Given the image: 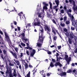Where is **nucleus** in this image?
Returning a JSON list of instances; mask_svg holds the SVG:
<instances>
[{
	"instance_id": "obj_1",
	"label": "nucleus",
	"mask_w": 77,
	"mask_h": 77,
	"mask_svg": "<svg viewBox=\"0 0 77 77\" xmlns=\"http://www.w3.org/2000/svg\"><path fill=\"white\" fill-rule=\"evenodd\" d=\"M40 21L38 19L36 18L34 20V21L32 23V24L33 26H40V33L39 35H41L39 36V38L38 40V42L37 43V46L41 48L42 44H43V42L44 41V39L45 38V37L43 35V34L44 33V30H43V28L40 25Z\"/></svg>"
},
{
	"instance_id": "obj_2",
	"label": "nucleus",
	"mask_w": 77,
	"mask_h": 77,
	"mask_svg": "<svg viewBox=\"0 0 77 77\" xmlns=\"http://www.w3.org/2000/svg\"><path fill=\"white\" fill-rule=\"evenodd\" d=\"M5 41H8V44L9 43H10V44H11V40L9 39V37L8 34L7 33H6V32H5Z\"/></svg>"
},
{
	"instance_id": "obj_3",
	"label": "nucleus",
	"mask_w": 77,
	"mask_h": 77,
	"mask_svg": "<svg viewBox=\"0 0 77 77\" xmlns=\"http://www.w3.org/2000/svg\"><path fill=\"white\" fill-rule=\"evenodd\" d=\"M72 24L75 27H77V20H75L74 17L71 19Z\"/></svg>"
},
{
	"instance_id": "obj_4",
	"label": "nucleus",
	"mask_w": 77,
	"mask_h": 77,
	"mask_svg": "<svg viewBox=\"0 0 77 77\" xmlns=\"http://www.w3.org/2000/svg\"><path fill=\"white\" fill-rule=\"evenodd\" d=\"M52 32L54 33V35H56V32H56L57 33V34H58V35L59 36H60L61 38L62 39H63L61 37V34H60V33H59V32H58V31H57V30H56V29H55L54 27H53L52 28Z\"/></svg>"
},
{
	"instance_id": "obj_5",
	"label": "nucleus",
	"mask_w": 77,
	"mask_h": 77,
	"mask_svg": "<svg viewBox=\"0 0 77 77\" xmlns=\"http://www.w3.org/2000/svg\"><path fill=\"white\" fill-rule=\"evenodd\" d=\"M72 12V11L71 10L69 9L68 10H67L66 11V13L68 14V16L71 18V19L72 18L74 17H73V16L71 15V12Z\"/></svg>"
},
{
	"instance_id": "obj_6",
	"label": "nucleus",
	"mask_w": 77,
	"mask_h": 77,
	"mask_svg": "<svg viewBox=\"0 0 77 77\" xmlns=\"http://www.w3.org/2000/svg\"><path fill=\"white\" fill-rule=\"evenodd\" d=\"M68 55H65V60H66L67 64H69V62L71 61V57H69L68 58Z\"/></svg>"
},
{
	"instance_id": "obj_7",
	"label": "nucleus",
	"mask_w": 77,
	"mask_h": 77,
	"mask_svg": "<svg viewBox=\"0 0 77 77\" xmlns=\"http://www.w3.org/2000/svg\"><path fill=\"white\" fill-rule=\"evenodd\" d=\"M73 9L74 11L77 14V6H75V2L73 1Z\"/></svg>"
},
{
	"instance_id": "obj_8",
	"label": "nucleus",
	"mask_w": 77,
	"mask_h": 77,
	"mask_svg": "<svg viewBox=\"0 0 77 77\" xmlns=\"http://www.w3.org/2000/svg\"><path fill=\"white\" fill-rule=\"evenodd\" d=\"M37 15H38V17L39 18H42V19L44 18V17L45 15V14L42 13H37Z\"/></svg>"
},
{
	"instance_id": "obj_9",
	"label": "nucleus",
	"mask_w": 77,
	"mask_h": 77,
	"mask_svg": "<svg viewBox=\"0 0 77 77\" xmlns=\"http://www.w3.org/2000/svg\"><path fill=\"white\" fill-rule=\"evenodd\" d=\"M23 65H24L25 69L28 68V64L25 61V60H22Z\"/></svg>"
},
{
	"instance_id": "obj_10",
	"label": "nucleus",
	"mask_w": 77,
	"mask_h": 77,
	"mask_svg": "<svg viewBox=\"0 0 77 77\" xmlns=\"http://www.w3.org/2000/svg\"><path fill=\"white\" fill-rule=\"evenodd\" d=\"M18 15H19V16H20V20H21V17H22V18H24H24H25V16H24V14H23V12H21L20 13H19Z\"/></svg>"
},
{
	"instance_id": "obj_11",
	"label": "nucleus",
	"mask_w": 77,
	"mask_h": 77,
	"mask_svg": "<svg viewBox=\"0 0 77 77\" xmlns=\"http://www.w3.org/2000/svg\"><path fill=\"white\" fill-rule=\"evenodd\" d=\"M45 27L44 28L45 29V30H47L48 32H50V29L48 28V27L47 26V25H45L44 26Z\"/></svg>"
},
{
	"instance_id": "obj_12",
	"label": "nucleus",
	"mask_w": 77,
	"mask_h": 77,
	"mask_svg": "<svg viewBox=\"0 0 77 77\" xmlns=\"http://www.w3.org/2000/svg\"><path fill=\"white\" fill-rule=\"evenodd\" d=\"M58 65H59L60 67H61L62 66V64L59 62H57L55 64V66H57Z\"/></svg>"
},
{
	"instance_id": "obj_13",
	"label": "nucleus",
	"mask_w": 77,
	"mask_h": 77,
	"mask_svg": "<svg viewBox=\"0 0 77 77\" xmlns=\"http://www.w3.org/2000/svg\"><path fill=\"white\" fill-rule=\"evenodd\" d=\"M60 76H61V77H63V76H66V73L65 72H63L60 73Z\"/></svg>"
},
{
	"instance_id": "obj_14",
	"label": "nucleus",
	"mask_w": 77,
	"mask_h": 77,
	"mask_svg": "<svg viewBox=\"0 0 77 77\" xmlns=\"http://www.w3.org/2000/svg\"><path fill=\"white\" fill-rule=\"evenodd\" d=\"M49 4L50 5V8L51 11V12H53V10L52 9V4L51 2H49Z\"/></svg>"
},
{
	"instance_id": "obj_15",
	"label": "nucleus",
	"mask_w": 77,
	"mask_h": 77,
	"mask_svg": "<svg viewBox=\"0 0 77 77\" xmlns=\"http://www.w3.org/2000/svg\"><path fill=\"white\" fill-rule=\"evenodd\" d=\"M35 53V50H33L32 51V52L31 53V56H32V57H33V56Z\"/></svg>"
},
{
	"instance_id": "obj_16",
	"label": "nucleus",
	"mask_w": 77,
	"mask_h": 77,
	"mask_svg": "<svg viewBox=\"0 0 77 77\" xmlns=\"http://www.w3.org/2000/svg\"><path fill=\"white\" fill-rule=\"evenodd\" d=\"M50 66L51 67V68H53L54 67V65L53 64V63H52V62H51V63L50 64V66L48 68L49 69H50Z\"/></svg>"
},
{
	"instance_id": "obj_17",
	"label": "nucleus",
	"mask_w": 77,
	"mask_h": 77,
	"mask_svg": "<svg viewBox=\"0 0 77 77\" xmlns=\"http://www.w3.org/2000/svg\"><path fill=\"white\" fill-rule=\"evenodd\" d=\"M55 2L57 5V7H58V6H59V0H55Z\"/></svg>"
},
{
	"instance_id": "obj_18",
	"label": "nucleus",
	"mask_w": 77,
	"mask_h": 77,
	"mask_svg": "<svg viewBox=\"0 0 77 77\" xmlns=\"http://www.w3.org/2000/svg\"><path fill=\"white\" fill-rule=\"evenodd\" d=\"M13 75L15 77L17 76V75L16 74V70L15 69H14V72H13Z\"/></svg>"
},
{
	"instance_id": "obj_19",
	"label": "nucleus",
	"mask_w": 77,
	"mask_h": 77,
	"mask_svg": "<svg viewBox=\"0 0 77 77\" xmlns=\"http://www.w3.org/2000/svg\"><path fill=\"white\" fill-rule=\"evenodd\" d=\"M15 62L17 64V65L18 66H19V65H20V61H19L18 60H16L15 61Z\"/></svg>"
},
{
	"instance_id": "obj_20",
	"label": "nucleus",
	"mask_w": 77,
	"mask_h": 77,
	"mask_svg": "<svg viewBox=\"0 0 77 77\" xmlns=\"http://www.w3.org/2000/svg\"><path fill=\"white\" fill-rule=\"evenodd\" d=\"M60 25L61 27H65V24L61 22L60 23Z\"/></svg>"
},
{
	"instance_id": "obj_21",
	"label": "nucleus",
	"mask_w": 77,
	"mask_h": 77,
	"mask_svg": "<svg viewBox=\"0 0 77 77\" xmlns=\"http://www.w3.org/2000/svg\"><path fill=\"white\" fill-rule=\"evenodd\" d=\"M14 49L16 53H18V48L17 47L14 48Z\"/></svg>"
},
{
	"instance_id": "obj_22",
	"label": "nucleus",
	"mask_w": 77,
	"mask_h": 77,
	"mask_svg": "<svg viewBox=\"0 0 77 77\" xmlns=\"http://www.w3.org/2000/svg\"><path fill=\"white\" fill-rule=\"evenodd\" d=\"M27 77H30V72L29 71L28 74L26 75Z\"/></svg>"
},
{
	"instance_id": "obj_23",
	"label": "nucleus",
	"mask_w": 77,
	"mask_h": 77,
	"mask_svg": "<svg viewBox=\"0 0 77 77\" xmlns=\"http://www.w3.org/2000/svg\"><path fill=\"white\" fill-rule=\"evenodd\" d=\"M21 35L22 36V38H24V37L25 36V34H24V33H23L21 34Z\"/></svg>"
},
{
	"instance_id": "obj_24",
	"label": "nucleus",
	"mask_w": 77,
	"mask_h": 77,
	"mask_svg": "<svg viewBox=\"0 0 77 77\" xmlns=\"http://www.w3.org/2000/svg\"><path fill=\"white\" fill-rule=\"evenodd\" d=\"M42 4H43V5H44L45 6H48V4H46V2H43L42 3Z\"/></svg>"
},
{
	"instance_id": "obj_25",
	"label": "nucleus",
	"mask_w": 77,
	"mask_h": 77,
	"mask_svg": "<svg viewBox=\"0 0 77 77\" xmlns=\"http://www.w3.org/2000/svg\"><path fill=\"white\" fill-rule=\"evenodd\" d=\"M27 27H31V23H28L26 26V28H27Z\"/></svg>"
},
{
	"instance_id": "obj_26",
	"label": "nucleus",
	"mask_w": 77,
	"mask_h": 77,
	"mask_svg": "<svg viewBox=\"0 0 77 77\" xmlns=\"http://www.w3.org/2000/svg\"><path fill=\"white\" fill-rule=\"evenodd\" d=\"M13 55L14 56L15 59H17V54L16 53H14Z\"/></svg>"
},
{
	"instance_id": "obj_27",
	"label": "nucleus",
	"mask_w": 77,
	"mask_h": 77,
	"mask_svg": "<svg viewBox=\"0 0 77 77\" xmlns=\"http://www.w3.org/2000/svg\"><path fill=\"white\" fill-rule=\"evenodd\" d=\"M42 75H43V77H45V73H44L43 71L42 72Z\"/></svg>"
},
{
	"instance_id": "obj_28",
	"label": "nucleus",
	"mask_w": 77,
	"mask_h": 77,
	"mask_svg": "<svg viewBox=\"0 0 77 77\" xmlns=\"http://www.w3.org/2000/svg\"><path fill=\"white\" fill-rule=\"evenodd\" d=\"M43 9H45V10H47L48 9V8L47 7V6H44L43 8Z\"/></svg>"
},
{
	"instance_id": "obj_29",
	"label": "nucleus",
	"mask_w": 77,
	"mask_h": 77,
	"mask_svg": "<svg viewBox=\"0 0 77 77\" xmlns=\"http://www.w3.org/2000/svg\"><path fill=\"white\" fill-rule=\"evenodd\" d=\"M57 39V36H55L54 37V39L55 41H56Z\"/></svg>"
},
{
	"instance_id": "obj_30",
	"label": "nucleus",
	"mask_w": 77,
	"mask_h": 77,
	"mask_svg": "<svg viewBox=\"0 0 77 77\" xmlns=\"http://www.w3.org/2000/svg\"><path fill=\"white\" fill-rule=\"evenodd\" d=\"M66 19H67V17L66 16H65L64 17V21L65 22L66 20Z\"/></svg>"
},
{
	"instance_id": "obj_31",
	"label": "nucleus",
	"mask_w": 77,
	"mask_h": 77,
	"mask_svg": "<svg viewBox=\"0 0 77 77\" xmlns=\"http://www.w3.org/2000/svg\"><path fill=\"white\" fill-rule=\"evenodd\" d=\"M73 36H74V35H73V34H70V36L71 38H73Z\"/></svg>"
},
{
	"instance_id": "obj_32",
	"label": "nucleus",
	"mask_w": 77,
	"mask_h": 77,
	"mask_svg": "<svg viewBox=\"0 0 77 77\" xmlns=\"http://www.w3.org/2000/svg\"><path fill=\"white\" fill-rule=\"evenodd\" d=\"M65 34L66 35V36H67V37H68V36H69V33H68L67 32H66V33H65Z\"/></svg>"
},
{
	"instance_id": "obj_33",
	"label": "nucleus",
	"mask_w": 77,
	"mask_h": 77,
	"mask_svg": "<svg viewBox=\"0 0 77 77\" xmlns=\"http://www.w3.org/2000/svg\"><path fill=\"white\" fill-rule=\"evenodd\" d=\"M72 72V70H71L70 69L69 70H68L67 72L68 73H70V72Z\"/></svg>"
},
{
	"instance_id": "obj_34",
	"label": "nucleus",
	"mask_w": 77,
	"mask_h": 77,
	"mask_svg": "<svg viewBox=\"0 0 77 77\" xmlns=\"http://www.w3.org/2000/svg\"><path fill=\"white\" fill-rule=\"evenodd\" d=\"M29 67L30 68H33V66H32L30 63L29 64Z\"/></svg>"
},
{
	"instance_id": "obj_35",
	"label": "nucleus",
	"mask_w": 77,
	"mask_h": 77,
	"mask_svg": "<svg viewBox=\"0 0 77 77\" xmlns=\"http://www.w3.org/2000/svg\"><path fill=\"white\" fill-rule=\"evenodd\" d=\"M69 42L70 44H71V43H72V42H71V39L69 38Z\"/></svg>"
},
{
	"instance_id": "obj_36",
	"label": "nucleus",
	"mask_w": 77,
	"mask_h": 77,
	"mask_svg": "<svg viewBox=\"0 0 77 77\" xmlns=\"http://www.w3.org/2000/svg\"><path fill=\"white\" fill-rule=\"evenodd\" d=\"M25 43H26V42H29V41H28V39H25Z\"/></svg>"
},
{
	"instance_id": "obj_37",
	"label": "nucleus",
	"mask_w": 77,
	"mask_h": 77,
	"mask_svg": "<svg viewBox=\"0 0 77 77\" xmlns=\"http://www.w3.org/2000/svg\"><path fill=\"white\" fill-rule=\"evenodd\" d=\"M66 24H69V23H70V22H69V21H67L66 22Z\"/></svg>"
},
{
	"instance_id": "obj_38",
	"label": "nucleus",
	"mask_w": 77,
	"mask_h": 77,
	"mask_svg": "<svg viewBox=\"0 0 77 77\" xmlns=\"http://www.w3.org/2000/svg\"><path fill=\"white\" fill-rule=\"evenodd\" d=\"M3 52L4 54H6L7 53V51L5 50H3Z\"/></svg>"
},
{
	"instance_id": "obj_39",
	"label": "nucleus",
	"mask_w": 77,
	"mask_h": 77,
	"mask_svg": "<svg viewBox=\"0 0 77 77\" xmlns=\"http://www.w3.org/2000/svg\"><path fill=\"white\" fill-rule=\"evenodd\" d=\"M60 13H62V14H63L64 13V10H61L60 11Z\"/></svg>"
},
{
	"instance_id": "obj_40",
	"label": "nucleus",
	"mask_w": 77,
	"mask_h": 77,
	"mask_svg": "<svg viewBox=\"0 0 77 77\" xmlns=\"http://www.w3.org/2000/svg\"><path fill=\"white\" fill-rule=\"evenodd\" d=\"M26 53L28 56H29V51L26 50Z\"/></svg>"
},
{
	"instance_id": "obj_41",
	"label": "nucleus",
	"mask_w": 77,
	"mask_h": 77,
	"mask_svg": "<svg viewBox=\"0 0 77 77\" xmlns=\"http://www.w3.org/2000/svg\"><path fill=\"white\" fill-rule=\"evenodd\" d=\"M61 46H58L57 47V48H58V50H60V48H61Z\"/></svg>"
},
{
	"instance_id": "obj_42",
	"label": "nucleus",
	"mask_w": 77,
	"mask_h": 77,
	"mask_svg": "<svg viewBox=\"0 0 77 77\" xmlns=\"http://www.w3.org/2000/svg\"><path fill=\"white\" fill-rule=\"evenodd\" d=\"M21 45H22V46H26V45L22 42L21 43Z\"/></svg>"
},
{
	"instance_id": "obj_43",
	"label": "nucleus",
	"mask_w": 77,
	"mask_h": 77,
	"mask_svg": "<svg viewBox=\"0 0 77 77\" xmlns=\"http://www.w3.org/2000/svg\"><path fill=\"white\" fill-rule=\"evenodd\" d=\"M52 21L53 23H54V24H57L56 23V21H55V20H52Z\"/></svg>"
},
{
	"instance_id": "obj_44",
	"label": "nucleus",
	"mask_w": 77,
	"mask_h": 77,
	"mask_svg": "<svg viewBox=\"0 0 77 77\" xmlns=\"http://www.w3.org/2000/svg\"><path fill=\"white\" fill-rule=\"evenodd\" d=\"M76 71H77V70H76L75 69H74L73 70L72 72H74V73H75V72H76Z\"/></svg>"
},
{
	"instance_id": "obj_45",
	"label": "nucleus",
	"mask_w": 77,
	"mask_h": 77,
	"mask_svg": "<svg viewBox=\"0 0 77 77\" xmlns=\"http://www.w3.org/2000/svg\"><path fill=\"white\" fill-rule=\"evenodd\" d=\"M71 29H72V30H74L75 29V28H74V27H73L72 26L71 27Z\"/></svg>"
},
{
	"instance_id": "obj_46",
	"label": "nucleus",
	"mask_w": 77,
	"mask_h": 77,
	"mask_svg": "<svg viewBox=\"0 0 77 77\" xmlns=\"http://www.w3.org/2000/svg\"><path fill=\"white\" fill-rule=\"evenodd\" d=\"M9 76L10 77H14L13 76V75H12V74H10L9 75Z\"/></svg>"
},
{
	"instance_id": "obj_47",
	"label": "nucleus",
	"mask_w": 77,
	"mask_h": 77,
	"mask_svg": "<svg viewBox=\"0 0 77 77\" xmlns=\"http://www.w3.org/2000/svg\"><path fill=\"white\" fill-rule=\"evenodd\" d=\"M48 54H51V52L49 51L48 52Z\"/></svg>"
},
{
	"instance_id": "obj_48",
	"label": "nucleus",
	"mask_w": 77,
	"mask_h": 77,
	"mask_svg": "<svg viewBox=\"0 0 77 77\" xmlns=\"http://www.w3.org/2000/svg\"><path fill=\"white\" fill-rule=\"evenodd\" d=\"M74 52L75 53H77V48H76L75 51H74Z\"/></svg>"
},
{
	"instance_id": "obj_49",
	"label": "nucleus",
	"mask_w": 77,
	"mask_h": 77,
	"mask_svg": "<svg viewBox=\"0 0 77 77\" xmlns=\"http://www.w3.org/2000/svg\"><path fill=\"white\" fill-rule=\"evenodd\" d=\"M64 32H66L67 31V30L66 29V28H65L64 29Z\"/></svg>"
},
{
	"instance_id": "obj_50",
	"label": "nucleus",
	"mask_w": 77,
	"mask_h": 77,
	"mask_svg": "<svg viewBox=\"0 0 77 77\" xmlns=\"http://www.w3.org/2000/svg\"><path fill=\"white\" fill-rule=\"evenodd\" d=\"M9 65L10 66H14V64H12L11 63H10Z\"/></svg>"
},
{
	"instance_id": "obj_51",
	"label": "nucleus",
	"mask_w": 77,
	"mask_h": 77,
	"mask_svg": "<svg viewBox=\"0 0 77 77\" xmlns=\"http://www.w3.org/2000/svg\"><path fill=\"white\" fill-rule=\"evenodd\" d=\"M56 8H57V6H55L53 7V9H55Z\"/></svg>"
},
{
	"instance_id": "obj_52",
	"label": "nucleus",
	"mask_w": 77,
	"mask_h": 77,
	"mask_svg": "<svg viewBox=\"0 0 77 77\" xmlns=\"http://www.w3.org/2000/svg\"><path fill=\"white\" fill-rule=\"evenodd\" d=\"M56 54V57H57L58 56H59V54L58 53H57Z\"/></svg>"
},
{
	"instance_id": "obj_53",
	"label": "nucleus",
	"mask_w": 77,
	"mask_h": 77,
	"mask_svg": "<svg viewBox=\"0 0 77 77\" xmlns=\"http://www.w3.org/2000/svg\"><path fill=\"white\" fill-rule=\"evenodd\" d=\"M17 28L18 29V30H19V31H20V27H17Z\"/></svg>"
},
{
	"instance_id": "obj_54",
	"label": "nucleus",
	"mask_w": 77,
	"mask_h": 77,
	"mask_svg": "<svg viewBox=\"0 0 77 77\" xmlns=\"http://www.w3.org/2000/svg\"><path fill=\"white\" fill-rule=\"evenodd\" d=\"M0 72L1 73V74H5V73H4V72H3L0 71Z\"/></svg>"
},
{
	"instance_id": "obj_55",
	"label": "nucleus",
	"mask_w": 77,
	"mask_h": 77,
	"mask_svg": "<svg viewBox=\"0 0 77 77\" xmlns=\"http://www.w3.org/2000/svg\"><path fill=\"white\" fill-rule=\"evenodd\" d=\"M23 53H21L20 54V57H23Z\"/></svg>"
},
{
	"instance_id": "obj_56",
	"label": "nucleus",
	"mask_w": 77,
	"mask_h": 77,
	"mask_svg": "<svg viewBox=\"0 0 77 77\" xmlns=\"http://www.w3.org/2000/svg\"><path fill=\"white\" fill-rule=\"evenodd\" d=\"M10 52L11 53V54H13V55L14 54V52H13V51H10Z\"/></svg>"
},
{
	"instance_id": "obj_57",
	"label": "nucleus",
	"mask_w": 77,
	"mask_h": 77,
	"mask_svg": "<svg viewBox=\"0 0 77 77\" xmlns=\"http://www.w3.org/2000/svg\"><path fill=\"white\" fill-rule=\"evenodd\" d=\"M26 46H27V47H29V43H28V42H26Z\"/></svg>"
},
{
	"instance_id": "obj_58",
	"label": "nucleus",
	"mask_w": 77,
	"mask_h": 77,
	"mask_svg": "<svg viewBox=\"0 0 77 77\" xmlns=\"http://www.w3.org/2000/svg\"><path fill=\"white\" fill-rule=\"evenodd\" d=\"M52 61L53 62H55V60L53 59H52Z\"/></svg>"
},
{
	"instance_id": "obj_59",
	"label": "nucleus",
	"mask_w": 77,
	"mask_h": 77,
	"mask_svg": "<svg viewBox=\"0 0 77 77\" xmlns=\"http://www.w3.org/2000/svg\"><path fill=\"white\" fill-rule=\"evenodd\" d=\"M48 33L50 36L49 38L50 39H51V36H50V33L49 32H48Z\"/></svg>"
},
{
	"instance_id": "obj_60",
	"label": "nucleus",
	"mask_w": 77,
	"mask_h": 77,
	"mask_svg": "<svg viewBox=\"0 0 77 77\" xmlns=\"http://www.w3.org/2000/svg\"><path fill=\"white\" fill-rule=\"evenodd\" d=\"M65 2L66 3H68V0H66Z\"/></svg>"
},
{
	"instance_id": "obj_61",
	"label": "nucleus",
	"mask_w": 77,
	"mask_h": 77,
	"mask_svg": "<svg viewBox=\"0 0 77 77\" xmlns=\"http://www.w3.org/2000/svg\"><path fill=\"white\" fill-rule=\"evenodd\" d=\"M14 24H15V25H17V22L14 21Z\"/></svg>"
},
{
	"instance_id": "obj_62",
	"label": "nucleus",
	"mask_w": 77,
	"mask_h": 77,
	"mask_svg": "<svg viewBox=\"0 0 77 77\" xmlns=\"http://www.w3.org/2000/svg\"><path fill=\"white\" fill-rule=\"evenodd\" d=\"M47 76H50V74L49 73H48L47 74Z\"/></svg>"
},
{
	"instance_id": "obj_63",
	"label": "nucleus",
	"mask_w": 77,
	"mask_h": 77,
	"mask_svg": "<svg viewBox=\"0 0 77 77\" xmlns=\"http://www.w3.org/2000/svg\"><path fill=\"white\" fill-rule=\"evenodd\" d=\"M64 9H66V6H64Z\"/></svg>"
},
{
	"instance_id": "obj_64",
	"label": "nucleus",
	"mask_w": 77,
	"mask_h": 77,
	"mask_svg": "<svg viewBox=\"0 0 77 77\" xmlns=\"http://www.w3.org/2000/svg\"><path fill=\"white\" fill-rule=\"evenodd\" d=\"M19 68L20 69H21V65H19Z\"/></svg>"
}]
</instances>
